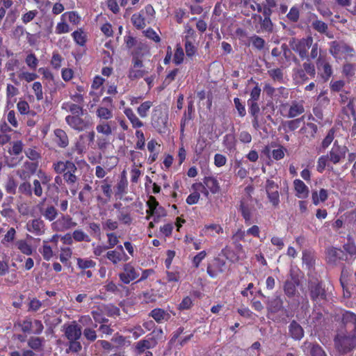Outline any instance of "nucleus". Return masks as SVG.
<instances>
[{"label":"nucleus","mask_w":356,"mask_h":356,"mask_svg":"<svg viewBox=\"0 0 356 356\" xmlns=\"http://www.w3.org/2000/svg\"><path fill=\"white\" fill-rule=\"evenodd\" d=\"M131 63L127 73V77L131 81H135L144 77L149 74V70L145 67L143 60L150 56L149 49L145 44L139 43L131 53Z\"/></svg>","instance_id":"nucleus-1"},{"label":"nucleus","mask_w":356,"mask_h":356,"mask_svg":"<svg viewBox=\"0 0 356 356\" xmlns=\"http://www.w3.org/2000/svg\"><path fill=\"white\" fill-rule=\"evenodd\" d=\"M348 151V149L346 145H341L337 140H335L329 152L318 159L316 170L323 173L326 168L330 170H332L333 167L330 164L337 165L341 163L346 158Z\"/></svg>","instance_id":"nucleus-2"},{"label":"nucleus","mask_w":356,"mask_h":356,"mask_svg":"<svg viewBox=\"0 0 356 356\" xmlns=\"http://www.w3.org/2000/svg\"><path fill=\"white\" fill-rule=\"evenodd\" d=\"M52 169L57 175H61L64 182L69 187H75L79 182V176L76 175L78 168L75 162L71 160H58L52 164Z\"/></svg>","instance_id":"nucleus-3"},{"label":"nucleus","mask_w":356,"mask_h":356,"mask_svg":"<svg viewBox=\"0 0 356 356\" xmlns=\"http://www.w3.org/2000/svg\"><path fill=\"white\" fill-rule=\"evenodd\" d=\"M333 341L337 351L340 355H346L356 348V332H339L334 336Z\"/></svg>","instance_id":"nucleus-4"},{"label":"nucleus","mask_w":356,"mask_h":356,"mask_svg":"<svg viewBox=\"0 0 356 356\" xmlns=\"http://www.w3.org/2000/svg\"><path fill=\"white\" fill-rule=\"evenodd\" d=\"M308 291L310 299L315 305L321 306L327 301V294L322 281H309Z\"/></svg>","instance_id":"nucleus-5"},{"label":"nucleus","mask_w":356,"mask_h":356,"mask_svg":"<svg viewBox=\"0 0 356 356\" xmlns=\"http://www.w3.org/2000/svg\"><path fill=\"white\" fill-rule=\"evenodd\" d=\"M314 39L311 35L306 38H292L289 42L291 49L296 52L302 59L308 58V51L312 46Z\"/></svg>","instance_id":"nucleus-6"},{"label":"nucleus","mask_w":356,"mask_h":356,"mask_svg":"<svg viewBox=\"0 0 356 356\" xmlns=\"http://www.w3.org/2000/svg\"><path fill=\"white\" fill-rule=\"evenodd\" d=\"M168 121V115L161 105L154 107L151 113V124L159 134L165 133Z\"/></svg>","instance_id":"nucleus-7"},{"label":"nucleus","mask_w":356,"mask_h":356,"mask_svg":"<svg viewBox=\"0 0 356 356\" xmlns=\"http://www.w3.org/2000/svg\"><path fill=\"white\" fill-rule=\"evenodd\" d=\"M192 188L196 191H201L206 197H208L209 193L217 194L220 191V186L218 180L213 176H207L203 179L202 183L193 184Z\"/></svg>","instance_id":"nucleus-8"},{"label":"nucleus","mask_w":356,"mask_h":356,"mask_svg":"<svg viewBox=\"0 0 356 356\" xmlns=\"http://www.w3.org/2000/svg\"><path fill=\"white\" fill-rule=\"evenodd\" d=\"M83 115H67L65 122L72 129L81 132L90 129L92 122L90 117L83 118Z\"/></svg>","instance_id":"nucleus-9"},{"label":"nucleus","mask_w":356,"mask_h":356,"mask_svg":"<svg viewBox=\"0 0 356 356\" xmlns=\"http://www.w3.org/2000/svg\"><path fill=\"white\" fill-rule=\"evenodd\" d=\"M316 65L320 78L324 82L328 81L333 75V69L327 55H319L316 60Z\"/></svg>","instance_id":"nucleus-10"},{"label":"nucleus","mask_w":356,"mask_h":356,"mask_svg":"<svg viewBox=\"0 0 356 356\" xmlns=\"http://www.w3.org/2000/svg\"><path fill=\"white\" fill-rule=\"evenodd\" d=\"M139 272L129 262L123 265L122 271L118 274L119 279L122 284H129L139 277Z\"/></svg>","instance_id":"nucleus-11"},{"label":"nucleus","mask_w":356,"mask_h":356,"mask_svg":"<svg viewBox=\"0 0 356 356\" xmlns=\"http://www.w3.org/2000/svg\"><path fill=\"white\" fill-rule=\"evenodd\" d=\"M266 191L270 204L273 207H277L280 202L278 184L273 180L267 179L266 182Z\"/></svg>","instance_id":"nucleus-12"},{"label":"nucleus","mask_w":356,"mask_h":356,"mask_svg":"<svg viewBox=\"0 0 356 356\" xmlns=\"http://www.w3.org/2000/svg\"><path fill=\"white\" fill-rule=\"evenodd\" d=\"M38 168L37 162L26 161L21 168L16 170V175L22 181H27L36 172Z\"/></svg>","instance_id":"nucleus-13"},{"label":"nucleus","mask_w":356,"mask_h":356,"mask_svg":"<svg viewBox=\"0 0 356 356\" xmlns=\"http://www.w3.org/2000/svg\"><path fill=\"white\" fill-rule=\"evenodd\" d=\"M288 107V113L285 115L283 114L288 118H296L305 112L303 104L300 102L293 101L291 105H289L288 103L282 104L280 106L282 113H283Z\"/></svg>","instance_id":"nucleus-14"},{"label":"nucleus","mask_w":356,"mask_h":356,"mask_svg":"<svg viewBox=\"0 0 356 356\" xmlns=\"http://www.w3.org/2000/svg\"><path fill=\"white\" fill-rule=\"evenodd\" d=\"M226 263L219 257H215L208 263L207 273L211 278H216L218 275L224 272Z\"/></svg>","instance_id":"nucleus-15"},{"label":"nucleus","mask_w":356,"mask_h":356,"mask_svg":"<svg viewBox=\"0 0 356 356\" xmlns=\"http://www.w3.org/2000/svg\"><path fill=\"white\" fill-rule=\"evenodd\" d=\"M77 223L73 221L69 215H63L52 224V227L56 232H65L75 227Z\"/></svg>","instance_id":"nucleus-16"},{"label":"nucleus","mask_w":356,"mask_h":356,"mask_svg":"<svg viewBox=\"0 0 356 356\" xmlns=\"http://www.w3.org/2000/svg\"><path fill=\"white\" fill-rule=\"evenodd\" d=\"M26 229L35 236H42L45 233L46 227L44 221L40 218L29 220L26 224Z\"/></svg>","instance_id":"nucleus-17"},{"label":"nucleus","mask_w":356,"mask_h":356,"mask_svg":"<svg viewBox=\"0 0 356 356\" xmlns=\"http://www.w3.org/2000/svg\"><path fill=\"white\" fill-rule=\"evenodd\" d=\"M65 336L68 341L79 340L81 337V327L75 321L65 327Z\"/></svg>","instance_id":"nucleus-18"},{"label":"nucleus","mask_w":356,"mask_h":356,"mask_svg":"<svg viewBox=\"0 0 356 356\" xmlns=\"http://www.w3.org/2000/svg\"><path fill=\"white\" fill-rule=\"evenodd\" d=\"M253 207L250 206L247 200L243 198L241 200L239 203L238 210L241 213L243 218L244 219L245 224L250 225L252 223V214Z\"/></svg>","instance_id":"nucleus-19"},{"label":"nucleus","mask_w":356,"mask_h":356,"mask_svg":"<svg viewBox=\"0 0 356 356\" xmlns=\"http://www.w3.org/2000/svg\"><path fill=\"white\" fill-rule=\"evenodd\" d=\"M327 259L330 264H335L338 261L347 259L345 252L341 248L331 247L327 250Z\"/></svg>","instance_id":"nucleus-20"},{"label":"nucleus","mask_w":356,"mask_h":356,"mask_svg":"<svg viewBox=\"0 0 356 356\" xmlns=\"http://www.w3.org/2000/svg\"><path fill=\"white\" fill-rule=\"evenodd\" d=\"M273 13L266 9L264 10V15H258L259 19L260 28L262 31L272 33L273 31V23L270 19Z\"/></svg>","instance_id":"nucleus-21"},{"label":"nucleus","mask_w":356,"mask_h":356,"mask_svg":"<svg viewBox=\"0 0 356 356\" xmlns=\"http://www.w3.org/2000/svg\"><path fill=\"white\" fill-rule=\"evenodd\" d=\"M289 333L291 337L296 341H300L304 337L303 328L295 320H293L289 325Z\"/></svg>","instance_id":"nucleus-22"},{"label":"nucleus","mask_w":356,"mask_h":356,"mask_svg":"<svg viewBox=\"0 0 356 356\" xmlns=\"http://www.w3.org/2000/svg\"><path fill=\"white\" fill-rule=\"evenodd\" d=\"M318 131V127L313 122H307L300 129V132L309 140H313L316 137Z\"/></svg>","instance_id":"nucleus-23"},{"label":"nucleus","mask_w":356,"mask_h":356,"mask_svg":"<svg viewBox=\"0 0 356 356\" xmlns=\"http://www.w3.org/2000/svg\"><path fill=\"white\" fill-rule=\"evenodd\" d=\"M294 190L296 191V195L298 198H305L309 195V188L307 185L300 179H296L293 181Z\"/></svg>","instance_id":"nucleus-24"},{"label":"nucleus","mask_w":356,"mask_h":356,"mask_svg":"<svg viewBox=\"0 0 356 356\" xmlns=\"http://www.w3.org/2000/svg\"><path fill=\"white\" fill-rule=\"evenodd\" d=\"M149 316L153 318L158 323L163 321H168L170 318V315L166 311L161 308H155L149 313Z\"/></svg>","instance_id":"nucleus-25"},{"label":"nucleus","mask_w":356,"mask_h":356,"mask_svg":"<svg viewBox=\"0 0 356 356\" xmlns=\"http://www.w3.org/2000/svg\"><path fill=\"white\" fill-rule=\"evenodd\" d=\"M195 111L194 106L193 102H190L188 104L187 111L184 112L183 117L181 120L180 124V131L184 133L185 127L190 120L193 119V115Z\"/></svg>","instance_id":"nucleus-26"},{"label":"nucleus","mask_w":356,"mask_h":356,"mask_svg":"<svg viewBox=\"0 0 356 356\" xmlns=\"http://www.w3.org/2000/svg\"><path fill=\"white\" fill-rule=\"evenodd\" d=\"M55 141L59 147L65 148L69 145V138L66 132L61 129L54 130Z\"/></svg>","instance_id":"nucleus-27"},{"label":"nucleus","mask_w":356,"mask_h":356,"mask_svg":"<svg viewBox=\"0 0 356 356\" xmlns=\"http://www.w3.org/2000/svg\"><path fill=\"white\" fill-rule=\"evenodd\" d=\"M124 114L127 116L128 120L130 121V122L132 125V127L134 129H138V128H140L144 126L143 122L134 113L132 108H125L124 109Z\"/></svg>","instance_id":"nucleus-28"},{"label":"nucleus","mask_w":356,"mask_h":356,"mask_svg":"<svg viewBox=\"0 0 356 356\" xmlns=\"http://www.w3.org/2000/svg\"><path fill=\"white\" fill-rule=\"evenodd\" d=\"M106 257L108 259L113 265H117L121 261H127L129 259V257H123V253L118 252V250H108L106 252Z\"/></svg>","instance_id":"nucleus-29"},{"label":"nucleus","mask_w":356,"mask_h":356,"mask_svg":"<svg viewBox=\"0 0 356 356\" xmlns=\"http://www.w3.org/2000/svg\"><path fill=\"white\" fill-rule=\"evenodd\" d=\"M299 284V281L297 279L292 278L290 280H286L284 284V291L285 295L289 298H292L296 293V288Z\"/></svg>","instance_id":"nucleus-30"},{"label":"nucleus","mask_w":356,"mask_h":356,"mask_svg":"<svg viewBox=\"0 0 356 356\" xmlns=\"http://www.w3.org/2000/svg\"><path fill=\"white\" fill-rule=\"evenodd\" d=\"M327 198L328 192L325 188H321L319 191H313L312 193V201L316 206L321 202H325Z\"/></svg>","instance_id":"nucleus-31"},{"label":"nucleus","mask_w":356,"mask_h":356,"mask_svg":"<svg viewBox=\"0 0 356 356\" xmlns=\"http://www.w3.org/2000/svg\"><path fill=\"white\" fill-rule=\"evenodd\" d=\"M283 308V300L280 296H276L267 303V309L270 313H277Z\"/></svg>","instance_id":"nucleus-32"},{"label":"nucleus","mask_w":356,"mask_h":356,"mask_svg":"<svg viewBox=\"0 0 356 356\" xmlns=\"http://www.w3.org/2000/svg\"><path fill=\"white\" fill-rule=\"evenodd\" d=\"M163 332L161 328H156L151 333L148 334L145 339L155 348L158 344V341L163 338Z\"/></svg>","instance_id":"nucleus-33"},{"label":"nucleus","mask_w":356,"mask_h":356,"mask_svg":"<svg viewBox=\"0 0 356 356\" xmlns=\"http://www.w3.org/2000/svg\"><path fill=\"white\" fill-rule=\"evenodd\" d=\"M131 21L133 26L138 30L143 29L146 26V21L143 11L133 14Z\"/></svg>","instance_id":"nucleus-34"},{"label":"nucleus","mask_w":356,"mask_h":356,"mask_svg":"<svg viewBox=\"0 0 356 356\" xmlns=\"http://www.w3.org/2000/svg\"><path fill=\"white\" fill-rule=\"evenodd\" d=\"M222 145L229 152H233L236 149V140L234 134H227L223 137Z\"/></svg>","instance_id":"nucleus-35"},{"label":"nucleus","mask_w":356,"mask_h":356,"mask_svg":"<svg viewBox=\"0 0 356 356\" xmlns=\"http://www.w3.org/2000/svg\"><path fill=\"white\" fill-rule=\"evenodd\" d=\"M341 322L344 325L351 324L353 328L350 332H356V314L350 311H345L342 314Z\"/></svg>","instance_id":"nucleus-36"},{"label":"nucleus","mask_w":356,"mask_h":356,"mask_svg":"<svg viewBox=\"0 0 356 356\" xmlns=\"http://www.w3.org/2000/svg\"><path fill=\"white\" fill-rule=\"evenodd\" d=\"M54 248L47 244V241H42V245L39 249L40 253L42 254L45 261H49L54 254Z\"/></svg>","instance_id":"nucleus-37"},{"label":"nucleus","mask_w":356,"mask_h":356,"mask_svg":"<svg viewBox=\"0 0 356 356\" xmlns=\"http://www.w3.org/2000/svg\"><path fill=\"white\" fill-rule=\"evenodd\" d=\"M44 342L43 337H31L28 339L27 344L31 349L35 351H40L42 350Z\"/></svg>","instance_id":"nucleus-38"},{"label":"nucleus","mask_w":356,"mask_h":356,"mask_svg":"<svg viewBox=\"0 0 356 356\" xmlns=\"http://www.w3.org/2000/svg\"><path fill=\"white\" fill-rule=\"evenodd\" d=\"M153 102L152 101H145L142 102L137 108L136 111L141 118H145L148 116L149 109L152 107Z\"/></svg>","instance_id":"nucleus-39"},{"label":"nucleus","mask_w":356,"mask_h":356,"mask_svg":"<svg viewBox=\"0 0 356 356\" xmlns=\"http://www.w3.org/2000/svg\"><path fill=\"white\" fill-rule=\"evenodd\" d=\"M74 42L79 46H84L87 41V36L82 29H79L72 33Z\"/></svg>","instance_id":"nucleus-40"},{"label":"nucleus","mask_w":356,"mask_h":356,"mask_svg":"<svg viewBox=\"0 0 356 356\" xmlns=\"http://www.w3.org/2000/svg\"><path fill=\"white\" fill-rule=\"evenodd\" d=\"M300 6L298 5H294L290 8L289 13L286 15V17L289 22L296 23L300 19Z\"/></svg>","instance_id":"nucleus-41"},{"label":"nucleus","mask_w":356,"mask_h":356,"mask_svg":"<svg viewBox=\"0 0 356 356\" xmlns=\"http://www.w3.org/2000/svg\"><path fill=\"white\" fill-rule=\"evenodd\" d=\"M128 181L125 176H122L118 181L115 188V195L120 197L127 193Z\"/></svg>","instance_id":"nucleus-42"},{"label":"nucleus","mask_w":356,"mask_h":356,"mask_svg":"<svg viewBox=\"0 0 356 356\" xmlns=\"http://www.w3.org/2000/svg\"><path fill=\"white\" fill-rule=\"evenodd\" d=\"M249 42L252 44V47L258 50L261 51L264 49L266 41L261 37L253 35L249 38Z\"/></svg>","instance_id":"nucleus-43"},{"label":"nucleus","mask_w":356,"mask_h":356,"mask_svg":"<svg viewBox=\"0 0 356 356\" xmlns=\"http://www.w3.org/2000/svg\"><path fill=\"white\" fill-rule=\"evenodd\" d=\"M344 44V42H338L337 40L332 41L330 43V53L334 56L337 57L341 53H343V48Z\"/></svg>","instance_id":"nucleus-44"},{"label":"nucleus","mask_w":356,"mask_h":356,"mask_svg":"<svg viewBox=\"0 0 356 356\" xmlns=\"http://www.w3.org/2000/svg\"><path fill=\"white\" fill-rule=\"evenodd\" d=\"M77 267L81 270L95 268L96 262L90 259L78 258L76 260Z\"/></svg>","instance_id":"nucleus-45"},{"label":"nucleus","mask_w":356,"mask_h":356,"mask_svg":"<svg viewBox=\"0 0 356 356\" xmlns=\"http://www.w3.org/2000/svg\"><path fill=\"white\" fill-rule=\"evenodd\" d=\"M118 220L124 225H130L133 222V218L130 212L124 210H120L117 215Z\"/></svg>","instance_id":"nucleus-46"},{"label":"nucleus","mask_w":356,"mask_h":356,"mask_svg":"<svg viewBox=\"0 0 356 356\" xmlns=\"http://www.w3.org/2000/svg\"><path fill=\"white\" fill-rule=\"evenodd\" d=\"M125 287L122 284H116L113 281L106 282L104 289L107 292L112 293L115 295H120L121 289Z\"/></svg>","instance_id":"nucleus-47"},{"label":"nucleus","mask_w":356,"mask_h":356,"mask_svg":"<svg viewBox=\"0 0 356 356\" xmlns=\"http://www.w3.org/2000/svg\"><path fill=\"white\" fill-rule=\"evenodd\" d=\"M154 348V347L150 344L146 339L138 341L135 346V350L137 355H140L146 350Z\"/></svg>","instance_id":"nucleus-48"},{"label":"nucleus","mask_w":356,"mask_h":356,"mask_svg":"<svg viewBox=\"0 0 356 356\" xmlns=\"http://www.w3.org/2000/svg\"><path fill=\"white\" fill-rule=\"evenodd\" d=\"M96 130L99 134H102L106 136L112 134L113 130L110 123L106 121H102L96 127Z\"/></svg>","instance_id":"nucleus-49"},{"label":"nucleus","mask_w":356,"mask_h":356,"mask_svg":"<svg viewBox=\"0 0 356 356\" xmlns=\"http://www.w3.org/2000/svg\"><path fill=\"white\" fill-rule=\"evenodd\" d=\"M317 18L316 16H315ZM312 27L321 34H325L327 32L328 26L324 22L316 19L312 22Z\"/></svg>","instance_id":"nucleus-50"},{"label":"nucleus","mask_w":356,"mask_h":356,"mask_svg":"<svg viewBox=\"0 0 356 356\" xmlns=\"http://www.w3.org/2000/svg\"><path fill=\"white\" fill-rule=\"evenodd\" d=\"M19 193L29 197H32V184L27 181H23L18 187Z\"/></svg>","instance_id":"nucleus-51"},{"label":"nucleus","mask_w":356,"mask_h":356,"mask_svg":"<svg viewBox=\"0 0 356 356\" xmlns=\"http://www.w3.org/2000/svg\"><path fill=\"white\" fill-rule=\"evenodd\" d=\"M17 325L24 333H31L33 321L30 316H26L25 318L19 321Z\"/></svg>","instance_id":"nucleus-52"},{"label":"nucleus","mask_w":356,"mask_h":356,"mask_svg":"<svg viewBox=\"0 0 356 356\" xmlns=\"http://www.w3.org/2000/svg\"><path fill=\"white\" fill-rule=\"evenodd\" d=\"M15 245L22 253L26 255L32 254V248L25 240H19L16 242Z\"/></svg>","instance_id":"nucleus-53"},{"label":"nucleus","mask_w":356,"mask_h":356,"mask_svg":"<svg viewBox=\"0 0 356 356\" xmlns=\"http://www.w3.org/2000/svg\"><path fill=\"white\" fill-rule=\"evenodd\" d=\"M96 115L99 118L104 120H108L113 118L112 110L104 106H99L97 108Z\"/></svg>","instance_id":"nucleus-54"},{"label":"nucleus","mask_w":356,"mask_h":356,"mask_svg":"<svg viewBox=\"0 0 356 356\" xmlns=\"http://www.w3.org/2000/svg\"><path fill=\"white\" fill-rule=\"evenodd\" d=\"M17 184L13 177H8L5 183L4 188L7 193L15 195L17 193Z\"/></svg>","instance_id":"nucleus-55"},{"label":"nucleus","mask_w":356,"mask_h":356,"mask_svg":"<svg viewBox=\"0 0 356 356\" xmlns=\"http://www.w3.org/2000/svg\"><path fill=\"white\" fill-rule=\"evenodd\" d=\"M107 238V245L106 246L109 249L113 248L119 243V236L114 232H106V234Z\"/></svg>","instance_id":"nucleus-56"},{"label":"nucleus","mask_w":356,"mask_h":356,"mask_svg":"<svg viewBox=\"0 0 356 356\" xmlns=\"http://www.w3.org/2000/svg\"><path fill=\"white\" fill-rule=\"evenodd\" d=\"M63 60L62 56L57 51H54L50 60L51 65L54 70H58L60 68Z\"/></svg>","instance_id":"nucleus-57"},{"label":"nucleus","mask_w":356,"mask_h":356,"mask_svg":"<svg viewBox=\"0 0 356 356\" xmlns=\"http://www.w3.org/2000/svg\"><path fill=\"white\" fill-rule=\"evenodd\" d=\"M72 237L76 242H90V237L82 229H76L72 232Z\"/></svg>","instance_id":"nucleus-58"},{"label":"nucleus","mask_w":356,"mask_h":356,"mask_svg":"<svg viewBox=\"0 0 356 356\" xmlns=\"http://www.w3.org/2000/svg\"><path fill=\"white\" fill-rule=\"evenodd\" d=\"M99 187L105 197L108 200H111L113 191L111 188V184L108 182L107 179H105L100 182Z\"/></svg>","instance_id":"nucleus-59"},{"label":"nucleus","mask_w":356,"mask_h":356,"mask_svg":"<svg viewBox=\"0 0 356 356\" xmlns=\"http://www.w3.org/2000/svg\"><path fill=\"white\" fill-rule=\"evenodd\" d=\"M27 158L33 161H38L41 159L40 153L37 150L35 147L26 148L24 150Z\"/></svg>","instance_id":"nucleus-60"},{"label":"nucleus","mask_w":356,"mask_h":356,"mask_svg":"<svg viewBox=\"0 0 356 356\" xmlns=\"http://www.w3.org/2000/svg\"><path fill=\"white\" fill-rule=\"evenodd\" d=\"M309 347L310 348L312 356H327L325 350L318 343H309Z\"/></svg>","instance_id":"nucleus-61"},{"label":"nucleus","mask_w":356,"mask_h":356,"mask_svg":"<svg viewBox=\"0 0 356 356\" xmlns=\"http://www.w3.org/2000/svg\"><path fill=\"white\" fill-rule=\"evenodd\" d=\"M42 302L36 298H29L27 311L29 312H36L41 309Z\"/></svg>","instance_id":"nucleus-62"},{"label":"nucleus","mask_w":356,"mask_h":356,"mask_svg":"<svg viewBox=\"0 0 356 356\" xmlns=\"http://www.w3.org/2000/svg\"><path fill=\"white\" fill-rule=\"evenodd\" d=\"M270 77L275 81L282 83L284 81V75L280 68H275L268 70Z\"/></svg>","instance_id":"nucleus-63"},{"label":"nucleus","mask_w":356,"mask_h":356,"mask_svg":"<svg viewBox=\"0 0 356 356\" xmlns=\"http://www.w3.org/2000/svg\"><path fill=\"white\" fill-rule=\"evenodd\" d=\"M83 336L89 343L95 341L97 338L96 331L92 327H86L83 331Z\"/></svg>","instance_id":"nucleus-64"}]
</instances>
